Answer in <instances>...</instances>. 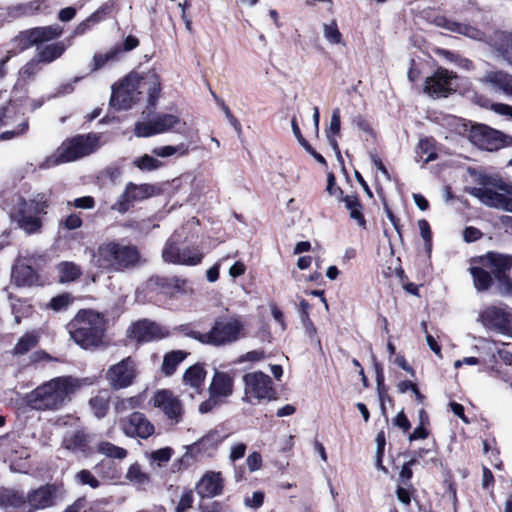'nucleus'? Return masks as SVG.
<instances>
[{"instance_id":"1","label":"nucleus","mask_w":512,"mask_h":512,"mask_svg":"<svg viewBox=\"0 0 512 512\" xmlns=\"http://www.w3.org/2000/svg\"><path fill=\"white\" fill-rule=\"evenodd\" d=\"M160 90V82L155 73L138 74L132 72L115 88L112 86L110 105L117 110H125L139 101V95L146 92L148 102L155 105Z\"/></svg>"},{"instance_id":"2","label":"nucleus","mask_w":512,"mask_h":512,"mask_svg":"<svg viewBox=\"0 0 512 512\" xmlns=\"http://www.w3.org/2000/svg\"><path fill=\"white\" fill-rule=\"evenodd\" d=\"M79 387V380L74 377H56L31 391L28 402L37 410H58Z\"/></svg>"},{"instance_id":"3","label":"nucleus","mask_w":512,"mask_h":512,"mask_svg":"<svg viewBox=\"0 0 512 512\" xmlns=\"http://www.w3.org/2000/svg\"><path fill=\"white\" fill-rule=\"evenodd\" d=\"M105 327L104 317L92 310L79 311L67 325L71 339L85 349L102 342Z\"/></svg>"},{"instance_id":"4","label":"nucleus","mask_w":512,"mask_h":512,"mask_svg":"<svg viewBox=\"0 0 512 512\" xmlns=\"http://www.w3.org/2000/svg\"><path fill=\"white\" fill-rule=\"evenodd\" d=\"M95 265L110 272L132 269L140 263L137 247L116 241L102 243L94 254Z\"/></svg>"},{"instance_id":"5","label":"nucleus","mask_w":512,"mask_h":512,"mask_svg":"<svg viewBox=\"0 0 512 512\" xmlns=\"http://www.w3.org/2000/svg\"><path fill=\"white\" fill-rule=\"evenodd\" d=\"M99 147L100 136L98 134L77 135L64 141L56 153L46 158L39 167L48 169L62 163L76 161L93 153Z\"/></svg>"},{"instance_id":"6","label":"nucleus","mask_w":512,"mask_h":512,"mask_svg":"<svg viewBox=\"0 0 512 512\" xmlns=\"http://www.w3.org/2000/svg\"><path fill=\"white\" fill-rule=\"evenodd\" d=\"M188 336L202 344L221 347L245 337V326L236 316L218 318L208 332L191 331Z\"/></svg>"},{"instance_id":"7","label":"nucleus","mask_w":512,"mask_h":512,"mask_svg":"<svg viewBox=\"0 0 512 512\" xmlns=\"http://www.w3.org/2000/svg\"><path fill=\"white\" fill-rule=\"evenodd\" d=\"M57 488L54 485H43L28 493L26 500L16 492H0V505L8 508H20L26 504L29 507L28 512L39 509L50 508L55 505Z\"/></svg>"},{"instance_id":"8","label":"nucleus","mask_w":512,"mask_h":512,"mask_svg":"<svg viewBox=\"0 0 512 512\" xmlns=\"http://www.w3.org/2000/svg\"><path fill=\"white\" fill-rule=\"evenodd\" d=\"M47 207L43 196H37L29 201L22 200L12 218L25 233H39L42 228L39 215L45 214Z\"/></svg>"},{"instance_id":"9","label":"nucleus","mask_w":512,"mask_h":512,"mask_svg":"<svg viewBox=\"0 0 512 512\" xmlns=\"http://www.w3.org/2000/svg\"><path fill=\"white\" fill-rule=\"evenodd\" d=\"M176 127H180L178 132L186 134V123L178 115L161 113L149 121L137 122L134 133L137 137H150L172 131Z\"/></svg>"},{"instance_id":"10","label":"nucleus","mask_w":512,"mask_h":512,"mask_svg":"<svg viewBox=\"0 0 512 512\" xmlns=\"http://www.w3.org/2000/svg\"><path fill=\"white\" fill-rule=\"evenodd\" d=\"M242 380L244 384L242 401L251 402L252 399L270 401L275 398L276 391L267 374L261 371L249 372L243 375Z\"/></svg>"},{"instance_id":"11","label":"nucleus","mask_w":512,"mask_h":512,"mask_svg":"<svg viewBox=\"0 0 512 512\" xmlns=\"http://www.w3.org/2000/svg\"><path fill=\"white\" fill-rule=\"evenodd\" d=\"M496 188H476L472 194L486 206L512 212V184L500 181Z\"/></svg>"},{"instance_id":"12","label":"nucleus","mask_w":512,"mask_h":512,"mask_svg":"<svg viewBox=\"0 0 512 512\" xmlns=\"http://www.w3.org/2000/svg\"><path fill=\"white\" fill-rule=\"evenodd\" d=\"M138 376L136 362L127 357L108 367L105 379L113 390H121L130 387Z\"/></svg>"},{"instance_id":"13","label":"nucleus","mask_w":512,"mask_h":512,"mask_svg":"<svg viewBox=\"0 0 512 512\" xmlns=\"http://www.w3.org/2000/svg\"><path fill=\"white\" fill-rule=\"evenodd\" d=\"M152 404L159 408L171 425L179 424L184 415L182 401L172 391L158 390L152 397Z\"/></svg>"},{"instance_id":"14","label":"nucleus","mask_w":512,"mask_h":512,"mask_svg":"<svg viewBox=\"0 0 512 512\" xmlns=\"http://www.w3.org/2000/svg\"><path fill=\"white\" fill-rule=\"evenodd\" d=\"M157 188L151 184H134L129 182L126 184L124 192L119 196L117 201L112 205V210L121 214L126 213L134 202L142 201L154 196Z\"/></svg>"},{"instance_id":"15","label":"nucleus","mask_w":512,"mask_h":512,"mask_svg":"<svg viewBox=\"0 0 512 512\" xmlns=\"http://www.w3.org/2000/svg\"><path fill=\"white\" fill-rule=\"evenodd\" d=\"M63 30L59 25L37 27L20 32L13 43L20 50H25L33 45L48 42L61 36Z\"/></svg>"},{"instance_id":"16","label":"nucleus","mask_w":512,"mask_h":512,"mask_svg":"<svg viewBox=\"0 0 512 512\" xmlns=\"http://www.w3.org/2000/svg\"><path fill=\"white\" fill-rule=\"evenodd\" d=\"M123 433L128 437L147 439L154 434L155 427L141 412H133L128 417L119 420Z\"/></svg>"},{"instance_id":"17","label":"nucleus","mask_w":512,"mask_h":512,"mask_svg":"<svg viewBox=\"0 0 512 512\" xmlns=\"http://www.w3.org/2000/svg\"><path fill=\"white\" fill-rule=\"evenodd\" d=\"M478 80L487 90L512 97V75L506 71L490 69L485 71Z\"/></svg>"},{"instance_id":"18","label":"nucleus","mask_w":512,"mask_h":512,"mask_svg":"<svg viewBox=\"0 0 512 512\" xmlns=\"http://www.w3.org/2000/svg\"><path fill=\"white\" fill-rule=\"evenodd\" d=\"M470 140L480 149L494 151L502 147V133L486 125L473 126L470 131Z\"/></svg>"},{"instance_id":"19","label":"nucleus","mask_w":512,"mask_h":512,"mask_svg":"<svg viewBox=\"0 0 512 512\" xmlns=\"http://www.w3.org/2000/svg\"><path fill=\"white\" fill-rule=\"evenodd\" d=\"M479 263L483 267L490 269L497 280L509 284L510 280L507 278L506 273L512 267V256L488 252L479 258Z\"/></svg>"},{"instance_id":"20","label":"nucleus","mask_w":512,"mask_h":512,"mask_svg":"<svg viewBox=\"0 0 512 512\" xmlns=\"http://www.w3.org/2000/svg\"><path fill=\"white\" fill-rule=\"evenodd\" d=\"M480 320L486 327L506 333L512 324V314L501 307L489 306L480 314Z\"/></svg>"},{"instance_id":"21","label":"nucleus","mask_w":512,"mask_h":512,"mask_svg":"<svg viewBox=\"0 0 512 512\" xmlns=\"http://www.w3.org/2000/svg\"><path fill=\"white\" fill-rule=\"evenodd\" d=\"M180 236L173 235L164 245L162 250V258L167 263L179 265H197L201 262L203 254L201 252H193L191 258H184L181 254V248L178 245Z\"/></svg>"},{"instance_id":"22","label":"nucleus","mask_w":512,"mask_h":512,"mask_svg":"<svg viewBox=\"0 0 512 512\" xmlns=\"http://www.w3.org/2000/svg\"><path fill=\"white\" fill-rule=\"evenodd\" d=\"M168 336L169 331L166 328L147 320L136 322L130 330V337L139 342L159 340Z\"/></svg>"},{"instance_id":"23","label":"nucleus","mask_w":512,"mask_h":512,"mask_svg":"<svg viewBox=\"0 0 512 512\" xmlns=\"http://www.w3.org/2000/svg\"><path fill=\"white\" fill-rule=\"evenodd\" d=\"M17 125L11 130H7L0 135V139L9 140L15 136L22 135L28 129V122L24 115H18L14 112V108L8 106L0 109V127Z\"/></svg>"},{"instance_id":"24","label":"nucleus","mask_w":512,"mask_h":512,"mask_svg":"<svg viewBox=\"0 0 512 512\" xmlns=\"http://www.w3.org/2000/svg\"><path fill=\"white\" fill-rule=\"evenodd\" d=\"M455 78L452 72L439 68L426 79L424 90L433 97L447 96L452 90L451 81Z\"/></svg>"},{"instance_id":"25","label":"nucleus","mask_w":512,"mask_h":512,"mask_svg":"<svg viewBox=\"0 0 512 512\" xmlns=\"http://www.w3.org/2000/svg\"><path fill=\"white\" fill-rule=\"evenodd\" d=\"M208 392L223 402L234 392V375L216 370L211 379Z\"/></svg>"},{"instance_id":"26","label":"nucleus","mask_w":512,"mask_h":512,"mask_svg":"<svg viewBox=\"0 0 512 512\" xmlns=\"http://www.w3.org/2000/svg\"><path fill=\"white\" fill-rule=\"evenodd\" d=\"M196 491L201 498H212L223 491V479L220 472H206L198 481Z\"/></svg>"},{"instance_id":"27","label":"nucleus","mask_w":512,"mask_h":512,"mask_svg":"<svg viewBox=\"0 0 512 512\" xmlns=\"http://www.w3.org/2000/svg\"><path fill=\"white\" fill-rule=\"evenodd\" d=\"M225 436L218 430H211L201 439L188 447L191 455H208L211 456L218 448V445L224 440Z\"/></svg>"},{"instance_id":"28","label":"nucleus","mask_w":512,"mask_h":512,"mask_svg":"<svg viewBox=\"0 0 512 512\" xmlns=\"http://www.w3.org/2000/svg\"><path fill=\"white\" fill-rule=\"evenodd\" d=\"M206 376L207 371L205 370L204 365L196 363L185 370L182 376V383L185 387H188L199 394L202 391Z\"/></svg>"},{"instance_id":"29","label":"nucleus","mask_w":512,"mask_h":512,"mask_svg":"<svg viewBox=\"0 0 512 512\" xmlns=\"http://www.w3.org/2000/svg\"><path fill=\"white\" fill-rule=\"evenodd\" d=\"M65 50L66 46L63 42H56L44 46H38L36 54L43 64H49L60 58Z\"/></svg>"},{"instance_id":"30","label":"nucleus","mask_w":512,"mask_h":512,"mask_svg":"<svg viewBox=\"0 0 512 512\" xmlns=\"http://www.w3.org/2000/svg\"><path fill=\"white\" fill-rule=\"evenodd\" d=\"M344 202L345 208L349 211V216L353 219L357 225L361 228L366 227V221L362 212V205L358 198L354 195H346L341 198Z\"/></svg>"},{"instance_id":"31","label":"nucleus","mask_w":512,"mask_h":512,"mask_svg":"<svg viewBox=\"0 0 512 512\" xmlns=\"http://www.w3.org/2000/svg\"><path fill=\"white\" fill-rule=\"evenodd\" d=\"M12 276L18 285H32L36 281V274L33 268L23 262L16 263Z\"/></svg>"},{"instance_id":"32","label":"nucleus","mask_w":512,"mask_h":512,"mask_svg":"<svg viewBox=\"0 0 512 512\" xmlns=\"http://www.w3.org/2000/svg\"><path fill=\"white\" fill-rule=\"evenodd\" d=\"M109 403L110 392L108 390L99 391L89 401L90 408L97 418H103L106 415L109 408Z\"/></svg>"},{"instance_id":"33","label":"nucleus","mask_w":512,"mask_h":512,"mask_svg":"<svg viewBox=\"0 0 512 512\" xmlns=\"http://www.w3.org/2000/svg\"><path fill=\"white\" fill-rule=\"evenodd\" d=\"M121 54L120 45H115L105 53H96L92 58L91 72H95L110 62L116 61Z\"/></svg>"},{"instance_id":"34","label":"nucleus","mask_w":512,"mask_h":512,"mask_svg":"<svg viewBox=\"0 0 512 512\" xmlns=\"http://www.w3.org/2000/svg\"><path fill=\"white\" fill-rule=\"evenodd\" d=\"M190 151V144L181 142L178 145H166L155 147L151 150L152 154L156 157L168 158L173 155L179 157L186 156Z\"/></svg>"},{"instance_id":"35","label":"nucleus","mask_w":512,"mask_h":512,"mask_svg":"<svg viewBox=\"0 0 512 512\" xmlns=\"http://www.w3.org/2000/svg\"><path fill=\"white\" fill-rule=\"evenodd\" d=\"M59 281L68 283L75 281L82 274L81 268L74 262L63 261L57 265Z\"/></svg>"},{"instance_id":"36","label":"nucleus","mask_w":512,"mask_h":512,"mask_svg":"<svg viewBox=\"0 0 512 512\" xmlns=\"http://www.w3.org/2000/svg\"><path fill=\"white\" fill-rule=\"evenodd\" d=\"M486 269L481 264L480 266H471L469 269L474 286L478 291H486L492 284V277Z\"/></svg>"},{"instance_id":"37","label":"nucleus","mask_w":512,"mask_h":512,"mask_svg":"<svg viewBox=\"0 0 512 512\" xmlns=\"http://www.w3.org/2000/svg\"><path fill=\"white\" fill-rule=\"evenodd\" d=\"M438 25L443 26L450 31L466 35L472 39H482V33L479 30L466 24L456 23L447 19H440Z\"/></svg>"},{"instance_id":"38","label":"nucleus","mask_w":512,"mask_h":512,"mask_svg":"<svg viewBox=\"0 0 512 512\" xmlns=\"http://www.w3.org/2000/svg\"><path fill=\"white\" fill-rule=\"evenodd\" d=\"M187 353L177 350L167 353L162 363V371L166 376L172 375L177 366L186 358Z\"/></svg>"},{"instance_id":"39","label":"nucleus","mask_w":512,"mask_h":512,"mask_svg":"<svg viewBox=\"0 0 512 512\" xmlns=\"http://www.w3.org/2000/svg\"><path fill=\"white\" fill-rule=\"evenodd\" d=\"M39 340V335L35 332L24 334L16 343L13 349L15 355H24L32 350Z\"/></svg>"},{"instance_id":"40","label":"nucleus","mask_w":512,"mask_h":512,"mask_svg":"<svg viewBox=\"0 0 512 512\" xmlns=\"http://www.w3.org/2000/svg\"><path fill=\"white\" fill-rule=\"evenodd\" d=\"M125 478L131 483L142 487L150 483V476L142 470L138 463L129 466Z\"/></svg>"},{"instance_id":"41","label":"nucleus","mask_w":512,"mask_h":512,"mask_svg":"<svg viewBox=\"0 0 512 512\" xmlns=\"http://www.w3.org/2000/svg\"><path fill=\"white\" fill-rule=\"evenodd\" d=\"M416 153L424 164L432 162L437 158L435 144L430 139H421L418 143Z\"/></svg>"},{"instance_id":"42","label":"nucleus","mask_w":512,"mask_h":512,"mask_svg":"<svg viewBox=\"0 0 512 512\" xmlns=\"http://www.w3.org/2000/svg\"><path fill=\"white\" fill-rule=\"evenodd\" d=\"M495 45L506 62L512 65V34L504 32L497 34Z\"/></svg>"},{"instance_id":"43","label":"nucleus","mask_w":512,"mask_h":512,"mask_svg":"<svg viewBox=\"0 0 512 512\" xmlns=\"http://www.w3.org/2000/svg\"><path fill=\"white\" fill-rule=\"evenodd\" d=\"M97 452L109 458L122 460L127 456V450L110 442L103 441L97 445Z\"/></svg>"},{"instance_id":"44","label":"nucleus","mask_w":512,"mask_h":512,"mask_svg":"<svg viewBox=\"0 0 512 512\" xmlns=\"http://www.w3.org/2000/svg\"><path fill=\"white\" fill-rule=\"evenodd\" d=\"M142 404V397L140 395L128 398H117L114 403V410L116 413H123L128 410H133L140 407Z\"/></svg>"},{"instance_id":"45","label":"nucleus","mask_w":512,"mask_h":512,"mask_svg":"<svg viewBox=\"0 0 512 512\" xmlns=\"http://www.w3.org/2000/svg\"><path fill=\"white\" fill-rule=\"evenodd\" d=\"M63 445L67 450H82L86 445V435L80 431L67 435L63 440Z\"/></svg>"},{"instance_id":"46","label":"nucleus","mask_w":512,"mask_h":512,"mask_svg":"<svg viewBox=\"0 0 512 512\" xmlns=\"http://www.w3.org/2000/svg\"><path fill=\"white\" fill-rule=\"evenodd\" d=\"M133 165L142 171H153L162 167V162L157 158L148 154H144L133 160Z\"/></svg>"},{"instance_id":"47","label":"nucleus","mask_w":512,"mask_h":512,"mask_svg":"<svg viewBox=\"0 0 512 512\" xmlns=\"http://www.w3.org/2000/svg\"><path fill=\"white\" fill-rule=\"evenodd\" d=\"M322 28L323 36L330 44L337 45L342 42V34L340 33L335 20H331L329 23H324Z\"/></svg>"},{"instance_id":"48","label":"nucleus","mask_w":512,"mask_h":512,"mask_svg":"<svg viewBox=\"0 0 512 512\" xmlns=\"http://www.w3.org/2000/svg\"><path fill=\"white\" fill-rule=\"evenodd\" d=\"M74 481L83 486H89L91 489H97L100 486V481L89 470L83 469L74 475Z\"/></svg>"},{"instance_id":"49","label":"nucleus","mask_w":512,"mask_h":512,"mask_svg":"<svg viewBox=\"0 0 512 512\" xmlns=\"http://www.w3.org/2000/svg\"><path fill=\"white\" fill-rule=\"evenodd\" d=\"M73 303V297L68 293H63L53 297L47 304V308L55 312L66 310Z\"/></svg>"},{"instance_id":"50","label":"nucleus","mask_w":512,"mask_h":512,"mask_svg":"<svg viewBox=\"0 0 512 512\" xmlns=\"http://www.w3.org/2000/svg\"><path fill=\"white\" fill-rule=\"evenodd\" d=\"M173 454V449L170 447H165L153 451L150 455V459L152 462L157 463L158 466H164L167 462L170 461Z\"/></svg>"},{"instance_id":"51","label":"nucleus","mask_w":512,"mask_h":512,"mask_svg":"<svg viewBox=\"0 0 512 512\" xmlns=\"http://www.w3.org/2000/svg\"><path fill=\"white\" fill-rule=\"evenodd\" d=\"M170 285L172 287L171 293L174 294H191L193 292L192 287L185 279H180L174 277L170 280Z\"/></svg>"},{"instance_id":"52","label":"nucleus","mask_w":512,"mask_h":512,"mask_svg":"<svg viewBox=\"0 0 512 512\" xmlns=\"http://www.w3.org/2000/svg\"><path fill=\"white\" fill-rule=\"evenodd\" d=\"M41 64L43 63L36 54L21 68L20 74L24 77H31L41 69Z\"/></svg>"},{"instance_id":"53","label":"nucleus","mask_w":512,"mask_h":512,"mask_svg":"<svg viewBox=\"0 0 512 512\" xmlns=\"http://www.w3.org/2000/svg\"><path fill=\"white\" fill-rule=\"evenodd\" d=\"M243 502L245 507L256 510L263 505L264 493L262 491H254L251 495H246Z\"/></svg>"},{"instance_id":"54","label":"nucleus","mask_w":512,"mask_h":512,"mask_svg":"<svg viewBox=\"0 0 512 512\" xmlns=\"http://www.w3.org/2000/svg\"><path fill=\"white\" fill-rule=\"evenodd\" d=\"M266 358V354L264 351L262 350H254V351H249L243 355H241L238 360H237V363H244V362H259V361H262Z\"/></svg>"},{"instance_id":"55","label":"nucleus","mask_w":512,"mask_h":512,"mask_svg":"<svg viewBox=\"0 0 512 512\" xmlns=\"http://www.w3.org/2000/svg\"><path fill=\"white\" fill-rule=\"evenodd\" d=\"M221 403H222V401L220 399L209 394V398L207 400L203 401L199 405L198 411L202 414L208 413V412L212 411L214 408H216L218 405H220Z\"/></svg>"},{"instance_id":"56","label":"nucleus","mask_w":512,"mask_h":512,"mask_svg":"<svg viewBox=\"0 0 512 512\" xmlns=\"http://www.w3.org/2000/svg\"><path fill=\"white\" fill-rule=\"evenodd\" d=\"M490 110L500 116H505L512 120V106L505 103H492Z\"/></svg>"},{"instance_id":"57","label":"nucleus","mask_w":512,"mask_h":512,"mask_svg":"<svg viewBox=\"0 0 512 512\" xmlns=\"http://www.w3.org/2000/svg\"><path fill=\"white\" fill-rule=\"evenodd\" d=\"M340 110L338 108L334 109L331 116V121L329 125V129L327 131V135L331 136L338 134L340 131Z\"/></svg>"},{"instance_id":"58","label":"nucleus","mask_w":512,"mask_h":512,"mask_svg":"<svg viewBox=\"0 0 512 512\" xmlns=\"http://www.w3.org/2000/svg\"><path fill=\"white\" fill-rule=\"evenodd\" d=\"M246 463L249 471L255 472L259 470L262 466V457L258 452H252L248 455L246 459Z\"/></svg>"},{"instance_id":"59","label":"nucleus","mask_w":512,"mask_h":512,"mask_svg":"<svg viewBox=\"0 0 512 512\" xmlns=\"http://www.w3.org/2000/svg\"><path fill=\"white\" fill-rule=\"evenodd\" d=\"M41 2L39 0L32 1L17 7V11L20 15H33L39 10Z\"/></svg>"},{"instance_id":"60","label":"nucleus","mask_w":512,"mask_h":512,"mask_svg":"<svg viewBox=\"0 0 512 512\" xmlns=\"http://www.w3.org/2000/svg\"><path fill=\"white\" fill-rule=\"evenodd\" d=\"M193 502V494L191 491L184 492L177 504L176 512H185L191 507Z\"/></svg>"},{"instance_id":"61","label":"nucleus","mask_w":512,"mask_h":512,"mask_svg":"<svg viewBox=\"0 0 512 512\" xmlns=\"http://www.w3.org/2000/svg\"><path fill=\"white\" fill-rule=\"evenodd\" d=\"M326 191L331 196H335L337 199L341 201L342 191L339 187L336 186L335 177L333 174L328 175Z\"/></svg>"},{"instance_id":"62","label":"nucleus","mask_w":512,"mask_h":512,"mask_svg":"<svg viewBox=\"0 0 512 512\" xmlns=\"http://www.w3.org/2000/svg\"><path fill=\"white\" fill-rule=\"evenodd\" d=\"M246 452V445L244 443H237L233 445L230 449L229 458L232 461H236L242 458Z\"/></svg>"},{"instance_id":"63","label":"nucleus","mask_w":512,"mask_h":512,"mask_svg":"<svg viewBox=\"0 0 512 512\" xmlns=\"http://www.w3.org/2000/svg\"><path fill=\"white\" fill-rule=\"evenodd\" d=\"M415 463V460H410L406 463L403 464L402 468H401V471H400V474H399V477L401 479V481L406 484L412 477V470H411V466Z\"/></svg>"},{"instance_id":"64","label":"nucleus","mask_w":512,"mask_h":512,"mask_svg":"<svg viewBox=\"0 0 512 512\" xmlns=\"http://www.w3.org/2000/svg\"><path fill=\"white\" fill-rule=\"evenodd\" d=\"M82 225V220L81 218L76 215V214H71L69 216L66 217V219L64 220V226L65 228H67L68 230H74V229H77L79 228L80 226Z\"/></svg>"}]
</instances>
